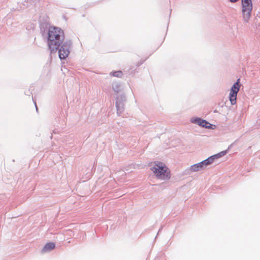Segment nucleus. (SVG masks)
Listing matches in <instances>:
<instances>
[{"label":"nucleus","instance_id":"nucleus-1","mask_svg":"<svg viewBox=\"0 0 260 260\" xmlns=\"http://www.w3.org/2000/svg\"><path fill=\"white\" fill-rule=\"evenodd\" d=\"M47 44L51 53H55L64 41L63 31L59 27H50L47 32Z\"/></svg>","mask_w":260,"mask_h":260},{"label":"nucleus","instance_id":"nucleus-2","mask_svg":"<svg viewBox=\"0 0 260 260\" xmlns=\"http://www.w3.org/2000/svg\"><path fill=\"white\" fill-rule=\"evenodd\" d=\"M151 170L158 179L169 180L171 178L170 171L161 162H155V166L152 167Z\"/></svg>","mask_w":260,"mask_h":260},{"label":"nucleus","instance_id":"nucleus-3","mask_svg":"<svg viewBox=\"0 0 260 260\" xmlns=\"http://www.w3.org/2000/svg\"><path fill=\"white\" fill-rule=\"evenodd\" d=\"M72 42L71 40H67L62 42L60 46L57 50L58 52V56L60 59H66L70 52Z\"/></svg>","mask_w":260,"mask_h":260},{"label":"nucleus","instance_id":"nucleus-4","mask_svg":"<svg viewBox=\"0 0 260 260\" xmlns=\"http://www.w3.org/2000/svg\"><path fill=\"white\" fill-rule=\"evenodd\" d=\"M240 86V79H238L231 87L229 99L232 105H235L236 103L237 95Z\"/></svg>","mask_w":260,"mask_h":260},{"label":"nucleus","instance_id":"nucleus-5","mask_svg":"<svg viewBox=\"0 0 260 260\" xmlns=\"http://www.w3.org/2000/svg\"><path fill=\"white\" fill-rule=\"evenodd\" d=\"M242 14L244 20L246 22H248L251 16V13L252 10V4L251 1L242 5Z\"/></svg>","mask_w":260,"mask_h":260},{"label":"nucleus","instance_id":"nucleus-6","mask_svg":"<svg viewBox=\"0 0 260 260\" xmlns=\"http://www.w3.org/2000/svg\"><path fill=\"white\" fill-rule=\"evenodd\" d=\"M190 121L194 124H197L199 125L205 127L206 128H211L212 127V124H211L209 122L205 120H203L201 119V118L199 117H196V118H192L190 119Z\"/></svg>","mask_w":260,"mask_h":260},{"label":"nucleus","instance_id":"nucleus-7","mask_svg":"<svg viewBox=\"0 0 260 260\" xmlns=\"http://www.w3.org/2000/svg\"><path fill=\"white\" fill-rule=\"evenodd\" d=\"M48 18L46 16L45 18V22H42L41 19H40V27L41 31L42 34V35L44 36L45 35L46 30V33L47 32V31L49 30L50 27H52V26H50V24L49 23V22L48 21Z\"/></svg>","mask_w":260,"mask_h":260},{"label":"nucleus","instance_id":"nucleus-8","mask_svg":"<svg viewBox=\"0 0 260 260\" xmlns=\"http://www.w3.org/2000/svg\"><path fill=\"white\" fill-rule=\"evenodd\" d=\"M206 167L205 166L204 163L202 161L199 163L194 164L190 166L189 170L190 171L194 172L201 170Z\"/></svg>","mask_w":260,"mask_h":260},{"label":"nucleus","instance_id":"nucleus-9","mask_svg":"<svg viewBox=\"0 0 260 260\" xmlns=\"http://www.w3.org/2000/svg\"><path fill=\"white\" fill-rule=\"evenodd\" d=\"M124 103H122L121 101H116V107L117 109V113L118 115L123 112L124 109Z\"/></svg>","mask_w":260,"mask_h":260},{"label":"nucleus","instance_id":"nucleus-10","mask_svg":"<svg viewBox=\"0 0 260 260\" xmlns=\"http://www.w3.org/2000/svg\"><path fill=\"white\" fill-rule=\"evenodd\" d=\"M55 245L53 242L47 243L45 244L43 248L42 249L43 252H46L54 249Z\"/></svg>","mask_w":260,"mask_h":260},{"label":"nucleus","instance_id":"nucleus-11","mask_svg":"<svg viewBox=\"0 0 260 260\" xmlns=\"http://www.w3.org/2000/svg\"><path fill=\"white\" fill-rule=\"evenodd\" d=\"M112 89L117 93L121 90V85L119 83L115 82L112 84Z\"/></svg>","mask_w":260,"mask_h":260},{"label":"nucleus","instance_id":"nucleus-12","mask_svg":"<svg viewBox=\"0 0 260 260\" xmlns=\"http://www.w3.org/2000/svg\"><path fill=\"white\" fill-rule=\"evenodd\" d=\"M110 75L112 76L121 78L123 75V73L121 71H117L111 72Z\"/></svg>","mask_w":260,"mask_h":260},{"label":"nucleus","instance_id":"nucleus-13","mask_svg":"<svg viewBox=\"0 0 260 260\" xmlns=\"http://www.w3.org/2000/svg\"><path fill=\"white\" fill-rule=\"evenodd\" d=\"M214 159V158L211 156L206 159L203 160V161L204 163L205 166L207 167L208 165L211 164Z\"/></svg>","mask_w":260,"mask_h":260},{"label":"nucleus","instance_id":"nucleus-14","mask_svg":"<svg viewBox=\"0 0 260 260\" xmlns=\"http://www.w3.org/2000/svg\"><path fill=\"white\" fill-rule=\"evenodd\" d=\"M116 101L125 103L126 101V98L124 94H121L118 95L116 98Z\"/></svg>","mask_w":260,"mask_h":260},{"label":"nucleus","instance_id":"nucleus-15","mask_svg":"<svg viewBox=\"0 0 260 260\" xmlns=\"http://www.w3.org/2000/svg\"><path fill=\"white\" fill-rule=\"evenodd\" d=\"M227 153V150H225V151H222L221 152H220V153H219V154H220V155L221 156V157L224 156V155H225Z\"/></svg>","mask_w":260,"mask_h":260},{"label":"nucleus","instance_id":"nucleus-16","mask_svg":"<svg viewBox=\"0 0 260 260\" xmlns=\"http://www.w3.org/2000/svg\"><path fill=\"white\" fill-rule=\"evenodd\" d=\"M212 157H213L215 159L221 157V156L220 155V154H219V153H218L215 155H212Z\"/></svg>","mask_w":260,"mask_h":260},{"label":"nucleus","instance_id":"nucleus-17","mask_svg":"<svg viewBox=\"0 0 260 260\" xmlns=\"http://www.w3.org/2000/svg\"><path fill=\"white\" fill-rule=\"evenodd\" d=\"M250 1L251 0H242V5H244V4H246Z\"/></svg>","mask_w":260,"mask_h":260},{"label":"nucleus","instance_id":"nucleus-18","mask_svg":"<svg viewBox=\"0 0 260 260\" xmlns=\"http://www.w3.org/2000/svg\"><path fill=\"white\" fill-rule=\"evenodd\" d=\"M32 100H34L33 98H32ZM33 101H34V102L35 106H36V111H38V107H37V104H36V102L34 100H33Z\"/></svg>","mask_w":260,"mask_h":260},{"label":"nucleus","instance_id":"nucleus-19","mask_svg":"<svg viewBox=\"0 0 260 260\" xmlns=\"http://www.w3.org/2000/svg\"><path fill=\"white\" fill-rule=\"evenodd\" d=\"M232 3H236L237 2L238 0H229Z\"/></svg>","mask_w":260,"mask_h":260}]
</instances>
